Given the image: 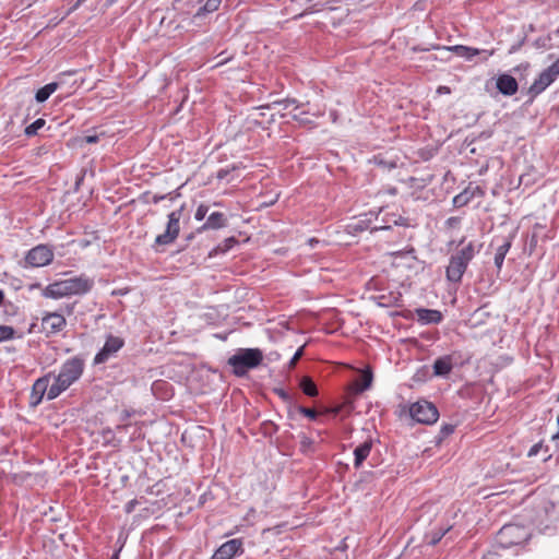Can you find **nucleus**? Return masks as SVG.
<instances>
[{"label": "nucleus", "mask_w": 559, "mask_h": 559, "mask_svg": "<svg viewBox=\"0 0 559 559\" xmlns=\"http://www.w3.org/2000/svg\"><path fill=\"white\" fill-rule=\"evenodd\" d=\"M85 359L78 355L67 359L60 368V371L55 376V382L50 385L47 400L52 401L57 399L62 392L68 390L74 382H76L84 372Z\"/></svg>", "instance_id": "nucleus-1"}, {"label": "nucleus", "mask_w": 559, "mask_h": 559, "mask_svg": "<svg viewBox=\"0 0 559 559\" xmlns=\"http://www.w3.org/2000/svg\"><path fill=\"white\" fill-rule=\"evenodd\" d=\"M455 252L450 257L449 265L445 269V277L451 283H460L464 273L467 270L469 262L480 251L483 245H476L474 241L465 243V237H463L459 243Z\"/></svg>", "instance_id": "nucleus-2"}, {"label": "nucleus", "mask_w": 559, "mask_h": 559, "mask_svg": "<svg viewBox=\"0 0 559 559\" xmlns=\"http://www.w3.org/2000/svg\"><path fill=\"white\" fill-rule=\"evenodd\" d=\"M93 286L94 281L82 274L49 284L43 289L41 295L46 298L60 299L73 295H85L92 290Z\"/></svg>", "instance_id": "nucleus-3"}, {"label": "nucleus", "mask_w": 559, "mask_h": 559, "mask_svg": "<svg viewBox=\"0 0 559 559\" xmlns=\"http://www.w3.org/2000/svg\"><path fill=\"white\" fill-rule=\"evenodd\" d=\"M263 360V353L259 348H240L228 358L227 364L233 367V373L243 377L248 370L258 367Z\"/></svg>", "instance_id": "nucleus-4"}, {"label": "nucleus", "mask_w": 559, "mask_h": 559, "mask_svg": "<svg viewBox=\"0 0 559 559\" xmlns=\"http://www.w3.org/2000/svg\"><path fill=\"white\" fill-rule=\"evenodd\" d=\"M185 210V204L167 215L165 231L156 236L152 249L155 252H163V247L169 246L176 241L180 234V219Z\"/></svg>", "instance_id": "nucleus-5"}, {"label": "nucleus", "mask_w": 559, "mask_h": 559, "mask_svg": "<svg viewBox=\"0 0 559 559\" xmlns=\"http://www.w3.org/2000/svg\"><path fill=\"white\" fill-rule=\"evenodd\" d=\"M530 537L525 526L519 524H506L496 535V545L499 548L508 549L515 545H521Z\"/></svg>", "instance_id": "nucleus-6"}, {"label": "nucleus", "mask_w": 559, "mask_h": 559, "mask_svg": "<svg viewBox=\"0 0 559 559\" xmlns=\"http://www.w3.org/2000/svg\"><path fill=\"white\" fill-rule=\"evenodd\" d=\"M409 416L419 424L432 425L438 420L439 412L431 402L420 400L409 406Z\"/></svg>", "instance_id": "nucleus-7"}, {"label": "nucleus", "mask_w": 559, "mask_h": 559, "mask_svg": "<svg viewBox=\"0 0 559 559\" xmlns=\"http://www.w3.org/2000/svg\"><path fill=\"white\" fill-rule=\"evenodd\" d=\"M53 260V251L48 245H38L26 253L25 261L34 267L45 266Z\"/></svg>", "instance_id": "nucleus-8"}, {"label": "nucleus", "mask_w": 559, "mask_h": 559, "mask_svg": "<svg viewBox=\"0 0 559 559\" xmlns=\"http://www.w3.org/2000/svg\"><path fill=\"white\" fill-rule=\"evenodd\" d=\"M124 345L123 338L112 334L107 335L104 346L94 357V365L106 362L110 357L116 355Z\"/></svg>", "instance_id": "nucleus-9"}, {"label": "nucleus", "mask_w": 559, "mask_h": 559, "mask_svg": "<svg viewBox=\"0 0 559 559\" xmlns=\"http://www.w3.org/2000/svg\"><path fill=\"white\" fill-rule=\"evenodd\" d=\"M245 552L242 538H233L222 544L210 559H234Z\"/></svg>", "instance_id": "nucleus-10"}, {"label": "nucleus", "mask_w": 559, "mask_h": 559, "mask_svg": "<svg viewBox=\"0 0 559 559\" xmlns=\"http://www.w3.org/2000/svg\"><path fill=\"white\" fill-rule=\"evenodd\" d=\"M66 325V318L59 312H49L41 319L43 331L47 336L61 332Z\"/></svg>", "instance_id": "nucleus-11"}, {"label": "nucleus", "mask_w": 559, "mask_h": 559, "mask_svg": "<svg viewBox=\"0 0 559 559\" xmlns=\"http://www.w3.org/2000/svg\"><path fill=\"white\" fill-rule=\"evenodd\" d=\"M51 373H48L39 379H37L32 388L31 393V405L36 406L38 405L44 395L48 393L49 390V380H50Z\"/></svg>", "instance_id": "nucleus-12"}, {"label": "nucleus", "mask_w": 559, "mask_h": 559, "mask_svg": "<svg viewBox=\"0 0 559 559\" xmlns=\"http://www.w3.org/2000/svg\"><path fill=\"white\" fill-rule=\"evenodd\" d=\"M228 224L227 216L222 212H212L205 223L197 228V233H203L205 230H216L226 227Z\"/></svg>", "instance_id": "nucleus-13"}, {"label": "nucleus", "mask_w": 559, "mask_h": 559, "mask_svg": "<svg viewBox=\"0 0 559 559\" xmlns=\"http://www.w3.org/2000/svg\"><path fill=\"white\" fill-rule=\"evenodd\" d=\"M497 90L504 96H512L519 90L518 81L510 74H500L496 82Z\"/></svg>", "instance_id": "nucleus-14"}, {"label": "nucleus", "mask_w": 559, "mask_h": 559, "mask_svg": "<svg viewBox=\"0 0 559 559\" xmlns=\"http://www.w3.org/2000/svg\"><path fill=\"white\" fill-rule=\"evenodd\" d=\"M454 366L453 355H444L433 361V376L447 378Z\"/></svg>", "instance_id": "nucleus-15"}, {"label": "nucleus", "mask_w": 559, "mask_h": 559, "mask_svg": "<svg viewBox=\"0 0 559 559\" xmlns=\"http://www.w3.org/2000/svg\"><path fill=\"white\" fill-rule=\"evenodd\" d=\"M513 237L514 236H512V235H509L508 237H503L501 239V242L498 245V247L496 249L493 260H495V265H496L498 272L501 271L503 262H504V258L512 247Z\"/></svg>", "instance_id": "nucleus-16"}, {"label": "nucleus", "mask_w": 559, "mask_h": 559, "mask_svg": "<svg viewBox=\"0 0 559 559\" xmlns=\"http://www.w3.org/2000/svg\"><path fill=\"white\" fill-rule=\"evenodd\" d=\"M555 80L544 70L528 88L531 98L544 92Z\"/></svg>", "instance_id": "nucleus-17"}, {"label": "nucleus", "mask_w": 559, "mask_h": 559, "mask_svg": "<svg viewBox=\"0 0 559 559\" xmlns=\"http://www.w3.org/2000/svg\"><path fill=\"white\" fill-rule=\"evenodd\" d=\"M417 319L423 324H438L442 321L443 316L439 310L435 309H416Z\"/></svg>", "instance_id": "nucleus-18"}, {"label": "nucleus", "mask_w": 559, "mask_h": 559, "mask_svg": "<svg viewBox=\"0 0 559 559\" xmlns=\"http://www.w3.org/2000/svg\"><path fill=\"white\" fill-rule=\"evenodd\" d=\"M372 449V440H367L355 448L354 450V466L355 468H359L364 461L369 456L370 451Z\"/></svg>", "instance_id": "nucleus-19"}, {"label": "nucleus", "mask_w": 559, "mask_h": 559, "mask_svg": "<svg viewBox=\"0 0 559 559\" xmlns=\"http://www.w3.org/2000/svg\"><path fill=\"white\" fill-rule=\"evenodd\" d=\"M58 87H59V83H57V82H51V83H48L45 86L40 87L39 90H37V92L35 94L36 102L37 103L46 102L51 96V94H53L57 91Z\"/></svg>", "instance_id": "nucleus-20"}, {"label": "nucleus", "mask_w": 559, "mask_h": 559, "mask_svg": "<svg viewBox=\"0 0 559 559\" xmlns=\"http://www.w3.org/2000/svg\"><path fill=\"white\" fill-rule=\"evenodd\" d=\"M237 243H238V240L235 237H228L222 243H219L215 248H213L210 251L209 257H214L217 254L226 253L231 248H234Z\"/></svg>", "instance_id": "nucleus-21"}, {"label": "nucleus", "mask_w": 559, "mask_h": 559, "mask_svg": "<svg viewBox=\"0 0 559 559\" xmlns=\"http://www.w3.org/2000/svg\"><path fill=\"white\" fill-rule=\"evenodd\" d=\"M448 50H453L457 56L463 57L467 60H472L475 56L480 53L479 49L463 46V45H456L450 48H447Z\"/></svg>", "instance_id": "nucleus-22"}, {"label": "nucleus", "mask_w": 559, "mask_h": 559, "mask_svg": "<svg viewBox=\"0 0 559 559\" xmlns=\"http://www.w3.org/2000/svg\"><path fill=\"white\" fill-rule=\"evenodd\" d=\"M221 3L222 0H206V2L198 9L193 17L199 19L206 15L207 13L217 11Z\"/></svg>", "instance_id": "nucleus-23"}, {"label": "nucleus", "mask_w": 559, "mask_h": 559, "mask_svg": "<svg viewBox=\"0 0 559 559\" xmlns=\"http://www.w3.org/2000/svg\"><path fill=\"white\" fill-rule=\"evenodd\" d=\"M384 225L381 226H374L371 231H378V230H386L391 228V224L397 225V226H406V219L402 216H396L395 214H392L391 217L384 219Z\"/></svg>", "instance_id": "nucleus-24"}, {"label": "nucleus", "mask_w": 559, "mask_h": 559, "mask_svg": "<svg viewBox=\"0 0 559 559\" xmlns=\"http://www.w3.org/2000/svg\"><path fill=\"white\" fill-rule=\"evenodd\" d=\"M300 389L302 392L310 397H314L318 395V388L316 383L309 377H304L300 381Z\"/></svg>", "instance_id": "nucleus-25"}, {"label": "nucleus", "mask_w": 559, "mask_h": 559, "mask_svg": "<svg viewBox=\"0 0 559 559\" xmlns=\"http://www.w3.org/2000/svg\"><path fill=\"white\" fill-rule=\"evenodd\" d=\"M474 192H471L468 189H465L463 192L459 193L453 198V205L455 207H462L467 205L474 197Z\"/></svg>", "instance_id": "nucleus-26"}, {"label": "nucleus", "mask_w": 559, "mask_h": 559, "mask_svg": "<svg viewBox=\"0 0 559 559\" xmlns=\"http://www.w3.org/2000/svg\"><path fill=\"white\" fill-rule=\"evenodd\" d=\"M402 295L397 293L396 295H380L377 297L378 304L381 307H391V306H397L399 301L401 300Z\"/></svg>", "instance_id": "nucleus-27"}, {"label": "nucleus", "mask_w": 559, "mask_h": 559, "mask_svg": "<svg viewBox=\"0 0 559 559\" xmlns=\"http://www.w3.org/2000/svg\"><path fill=\"white\" fill-rule=\"evenodd\" d=\"M372 382V373L370 371L364 372L357 383H356V390L358 392H364L365 390L369 389Z\"/></svg>", "instance_id": "nucleus-28"}, {"label": "nucleus", "mask_w": 559, "mask_h": 559, "mask_svg": "<svg viewBox=\"0 0 559 559\" xmlns=\"http://www.w3.org/2000/svg\"><path fill=\"white\" fill-rule=\"evenodd\" d=\"M276 106H280L284 110H286L290 107H294V109H298L300 107V104L298 103V100L296 98H285V99L275 100L271 104V107H276Z\"/></svg>", "instance_id": "nucleus-29"}, {"label": "nucleus", "mask_w": 559, "mask_h": 559, "mask_svg": "<svg viewBox=\"0 0 559 559\" xmlns=\"http://www.w3.org/2000/svg\"><path fill=\"white\" fill-rule=\"evenodd\" d=\"M46 121L43 118L36 119L33 123L27 126L24 130L27 136H34L37 134L38 130L45 126Z\"/></svg>", "instance_id": "nucleus-30"}, {"label": "nucleus", "mask_w": 559, "mask_h": 559, "mask_svg": "<svg viewBox=\"0 0 559 559\" xmlns=\"http://www.w3.org/2000/svg\"><path fill=\"white\" fill-rule=\"evenodd\" d=\"M15 330L9 325H0V343L15 337Z\"/></svg>", "instance_id": "nucleus-31"}, {"label": "nucleus", "mask_w": 559, "mask_h": 559, "mask_svg": "<svg viewBox=\"0 0 559 559\" xmlns=\"http://www.w3.org/2000/svg\"><path fill=\"white\" fill-rule=\"evenodd\" d=\"M455 430V426L452 424H443L440 428L439 435L437 436V442L440 443L444 438L452 435Z\"/></svg>", "instance_id": "nucleus-32"}, {"label": "nucleus", "mask_w": 559, "mask_h": 559, "mask_svg": "<svg viewBox=\"0 0 559 559\" xmlns=\"http://www.w3.org/2000/svg\"><path fill=\"white\" fill-rule=\"evenodd\" d=\"M300 450L306 453V452H309V451H312L313 450V440L306 436V435H301L300 436Z\"/></svg>", "instance_id": "nucleus-33"}, {"label": "nucleus", "mask_w": 559, "mask_h": 559, "mask_svg": "<svg viewBox=\"0 0 559 559\" xmlns=\"http://www.w3.org/2000/svg\"><path fill=\"white\" fill-rule=\"evenodd\" d=\"M274 393L286 404L288 405H293L294 404V400L292 397V395L285 390V389H282V388H275L274 389Z\"/></svg>", "instance_id": "nucleus-34"}, {"label": "nucleus", "mask_w": 559, "mask_h": 559, "mask_svg": "<svg viewBox=\"0 0 559 559\" xmlns=\"http://www.w3.org/2000/svg\"><path fill=\"white\" fill-rule=\"evenodd\" d=\"M209 210H210V206H209V205L201 203V204L197 207V211H195V213H194V218H195V221H198V222L203 221V219L206 217V215H207V213H209Z\"/></svg>", "instance_id": "nucleus-35"}, {"label": "nucleus", "mask_w": 559, "mask_h": 559, "mask_svg": "<svg viewBox=\"0 0 559 559\" xmlns=\"http://www.w3.org/2000/svg\"><path fill=\"white\" fill-rule=\"evenodd\" d=\"M297 411L300 414H302L304 416L310 418L311 420H316L318 417V412L312 408H308L305 406H297Z\"/></svg>", "instance_id": "nucleus-36"}, {"label": "nucleus", "mask_w": 559, "mask_h": 559, "mask_svg": "<svg viewBox=\"0 0 559 559\" xmlns=\"http://www.w3.org/2000/svg\"><path fill=\"white\" fill-rule=\"evenodd\" d=\"M545 71L554 79L556 80L557 76L559 75V58L551 64L549 66L547 69H545Z\"/></svg>", "instance_id": "nucleus-37"}, {"label": "nucleus", "mask_w": 559, "mask_h": 559, "mask_svg": "<svg viewBox=\"0 0 559 559\" xmlns=\"http://www.w3.org/2000/svg\"><path fill=\"white\" fill-rule=\"evenodd\" d=\"M165 199H169L170 201H174L173 193L153 194L152 198H151V202L154 203V204H157V203H159L160 201H163Z\"/></svg>", "instance_id": "nucleus-38"}, {"label": "nucleus", "mask_w": 559, "mask_h": 559, "mask_svg": "<svg viewBox=\"0 0 559 559\" xmlns=\"http://www.w3.org/2000/svg\"><path fill=\"white\" fill-rule=\"evenodd\" d=\"M304 355V346L299 347L297 352L294 354L292 359L289 360V367L294 368L297 361L302 357Z\"/></svg>", "instance_id": "nucleus-39"}, {"label": "nucleus", "mask_w": 559, "mask_h": 559, "mask_svg": "<svg viewBox=\"0 0 559 559\" xmlns=\"http://www.w3.org/2000/svg\"><path fill=\"white\" fill-rule=\"evenodd\" d=\"M461 218L456 216H451L445 221V226L448 228H455L460 225Z\"/></svg>", "instance_id": "nucleus-40"}, {"label": "nucleus", "mask_w": 559, "mask_h": 559, "mask_svg": "<svg viewBox=\"0 0 559 559\" xmlns=\"http://www.w3.org/2000/svg\"><path fill=\"white\" fill-rule=\"evenodd\" d=\"M234 169H235V167H233V170H234ZM230 171H231V169H229V168H222V169H219V170L217 171L216 177H217V179H219V180H224V179H226V178H227V176L230 174Z\"/></svg>", "instance_id": "nucleus-41"}, {"label": "nucleus", "mask_w": 559, "mask_h": 559, "mask_svg": "<svg viewBox=\"0 0 559 559\" xmlns=\"http://www.w3.org/2000/svg\"><path fill=\"white\" fill-rule=\"evenodd\" d=\"M542 448H543L542 443H536V444H534V445L530 449V451H528L527 455H528L530 457L537 455V454H538V452H539V450H540Z\"/></svg>", "instance_id": "nucleus-42"}, {"label": "nucleus", "mask_w": 559, "mask_h": 559, "mask_svg": "<svg viewBox=\"0 0 559 559\" xmlns=\"http://www.w3.org/2000/svg\"><path fill=\"white\" fill-rule=\"evenodd\" d=\"M136 503H138V502H136V500H131V501H129V502L126 504V507H124V511H126L127 513H131V512L134 510V508H135Z\"/></svg>", "instance_id": "nucleus-43"}, {"label": "nucleus", "mask_w": 559, "mask_h": 559, "mask_svg": "<svg viewBox=\"0 0 559 559\" xmlns=\"http://www.w3.org/2000/svg\"><path fill=\"white\" fill-rule=\"evenodd\" d=\"M151 198H152V194L150 191H146L144 192L142 195H141V200L144 202V203H150L151 202Z\"/></svg>", "instance_id": "nucleus-44"}, {"label": "nucleus", "mask_w": 559, "mask_h": 559, "mask_svg": "<svg viewBox=\"0 0 559 559\" xmlns=\"http://www.w3.org/2000/svg\"><path fill=\"white\" fill-rule=\"evenodd\" d=\"M98 135H87L85 136V141L87 143H97L98 142Z\"/></svg>", "instance_id": "nucleus-45"}, {"label": "nucleus", "mask_w": 559, "mask_h": 559, "mask_svg": "<svg viewBox=\"0 0 559 559\" xmlns=\"http://www.w3.org/2000/svg\"><path fill=\"white\" fill-rule=\"evenodd\" d=\"M129 427H131V425H130V424H122V425H118L116 429H117L119 432H122V431H127V429H128Z\"/></svg>", "instance_id": "nucleus-46"}, {"label": "nucleus", "mask_w": 559, "mask_h": 559, "mask_svg": "<svg viewBox=\"0 0 559 559\" xmlns=\"http://www.w3.org/2000/svg\"><path fill=\"white\" fill-rule=\"evenodd\" d=\"M74 307H75V302L74 304H71V305H67L64 307V310L68 314H72L73 313V310H74Z\"/></svg>", "instance_id": "nucleus-47"}, {"label": "nucleus", "mask_w": 559, "mask_h": 559, "mask_svg": "<svg viewBox=\"0 0 559 559\" xmlns=\"http://www.w3.org/2000/svg\"><path fill=\"white\" fill-rule=\"evenodd\" d=\"M198 234H199V233H197V229H195L194 231H192V233L188 234V235L186 236V241H187V242H190L191 240H193V239H194L195 235H198Z\"/></svg>", "instance_id": "nucleus-48"}, {"label": "nucleus", "mask_w": 559, "mask_h": 559, "mask_svg": "<svg viewBox=\"0 0 559 559\" xmlns=\"http://www.w3.org/2000/svg\"><path fill=\"white\" fill-rule=\"evenodd\" d=\"M122 549V546L119 547L109 559H120V551Z\"/></svg>", "instance_id": "nucleus-49"}, {"label": "nucleus", "mask_w": 559, "mask_h": 559, "mask_svg": "<svg viewBox=\"0 0 559 559\" xmlns=\"http://www.w3.org/2000/svg\"><path fill=\"white\" fill-rule=\"evenodd\" d=\"M131 416V413L129 411H123L121 414V420L126 421Z\"/></svg>", "instance_id": "nucleus-50"}, {"label": "nucleus", "mask_w": 559, "mask_h": 559, "mask_svg": "<svg viewBox=\"0 0 559 559\" xmlns=\"http://www.w3.org/2000/svg\"><path fill=\"white\" fill-rule=\"evenodd\" d=\"M86 0H76V2L74 3V5L72 7V11L79 9Z\"/></svg>", "instance_id": "nucleus-51"}, {"label": "nucleus", "mask_w": 559, "mask_h": 559, "mask_svg": "<svg viewBox=\"0 0 559 559\" xmlns=\"http://www.w3.org/2000/svg\"><path fill=\"white\" fill-rule=\"evenodd\" d=\"M443 535H444V533L436 535V537L432 538L431 544L432 545L437 544L442 538Z\"/></svg>", "instance_id": "nucleus-52"}, {"label": "nucleus", "mask_w": 559, "mask_h": 559, "mask_svg": "<svg viewBox=\"0 0 559 559\" xmlns=\"http://www.w3.org/2000/svg\"><path fill=\"white\" fill-rule=\"evenodd\" d=\"M3 298H4V294H3V292L0 289V305L3 302Z\"/></svg>", "instance_id": "nucleus-53"}, {"label": "nucleus", "mask_w": 559, "mask_h": 559, "mask_svg": "<svg viewBox=\"0 0 559 559\" xmlns=\"http://www.w3.org/2000/svg\"><path fill=\"white\" fill-rule=\"evenodd\" d=\"M118 0H107V5H112L115 2H117Z\"/></svg>", "instance_id": "nucleus-54"}, {"label": "nucleus", "mask_w": 559, "mask_h": 559, "mask_svg": "<svg viewBox=\"0 0 559 559\" xmlns=\"http://www.w3.org/2000/svg\"><path fill=\"white\" fill-rule=\"evenodd\" d=\"M413 50H414V51H418V50H420V51H426V50H428V48L420 49V48H418V47H414V48H413Z\"/></svg>", "instance_id": "nucleus-55"}, {"label": "nucleus", "mask_w": 559, "mask_h": 559, "mask_svg": "<svg viewBox=\"0 0 559 559\" xmlns=\"http://www.w3.org/2000/svg\"><path fill=\"white\" fill-rule=\"evenodd\" d=\"M483 52H485V50H483ZM486 53H487V56L485 57V60H486L489 56H492L493 51H490V52H487V51H486Z\"/></svg>", "instance_id": "nucleus-56"}, {"label": "nucleus", "mask_w": 559, "mask_h": 559, "mask_svg": "<svg viewBox=\"0 0 559 559\" xmlns=\"http://www.w3.org/2000/svg\"><path fill=\"white\" fill-rule=\"evenodd\" d=\"M441 90H442V92H449V88L447 86H443V87L439 88V91H441Z\"/></svg>", "instance_id": "nucleus-57"}, {"label": "nucleus", "mask_w": 559, "mask_h": 559, "mask_svg": "<svg viewBox=\"0 0 559 559\" xmlns=\"http://www.w3.org/2000/svg\"><path fill=\"white\" fill-rule=\"evenodd\" d=\"M441 90H442V92H449V88L447 86H443V87L439 88V91H441Z\"/></svg>", "instance_id": "nucleus-58"}, {"label": "nucleus", "mask_w": 559, "mask_h": 559, "mask_svg": "<svg viewBox=\"0 0 559 559\" xmlns=\"http://www.w3.org/2000/svg\"><path fill=\"white\" fill-rule=\"evenodd\" d=\"M173 197H174V200L179 195V193L177 191H173Z\"/></svg>", "instance_id": "nucleus-59"}, {"label": "nucleus", "mask_w": 559, "mask_h": 559, "mask_svg": "<svg viewBox=\"0 0 559 559\" xmlns=\"http://www.w3.org/2000/svg\"><path fill=\"white\" fill-rule=\"evenodd\" d=\"M165 21H166V17H165V16H163V17H162V20H160V23H159V24H160V26H163V25H164Z\"/></svg>", "instance_id": "nucleus-60"}, {"label": "nucleus", "mask_w": 559, "mask_h": 559, "mask_svg": "<svg viewBox=\"0 0 559 559\" xmlns=\"http://www.w3.org/2000/svg\"><path fill=\"white\" fill-rule=\"evenodd\" d=\"M475 190L477 191V193L483 194L479 187H476Z\"/></svg>", "instance_id": "nucleus-61"}, {"label": "nucleus", "mask_w": 559, "mask_h": 559, "mask_svg": "<svg viewBox=\"0 0 559 559\" xmlns=\"http://www.w3.org/2000/svg\"><path fill=\"white\" fill-rule=\"evenodd\" d=\"M35 324H32L31 328L28 329V332L31 333L33 331V328H34Z\"/></svg>", "instance_id": "nucleus-62"}, {"label": "nucleus", "mask_w": 559, "mask_h": 559, "mask_svg": "<svg viewBox=\"0 0 559 559\" xmlns=\"http://www.w3.org/2000/svg\"><path fill=\"white\" fill-rule=\"evenodd\" d=\"M490 556H491V555H490V554H488V555L484 556V559H489V557H490Z\"/></svg>", "instance_id": "nucleus-63"}, {"label": "nucleus", "mask_w": 559, "mask_h": 559, "mask_svg": "<svg viewBox=\"0 0 559 559\" xmlns=\"http://www.w3.org/2000/svg\"><path fill=\"white\" fill-rule=\"evenodd\" d=\"M181 0H176V2H180Z\"/></svg>", "instance_id": "nucleus-64"}]
</instances>
